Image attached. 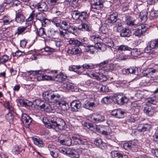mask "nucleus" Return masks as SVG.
I'll return each instance as SVG.
<instances>
[{
    "label": "nucleus",
    "instance_id": "1",
    "mask_svg": "<svg viewBox=\"0 0 158 158\" xmlns=\"http://www.w3.org/2000/svg\"><path fill=\"white\" fill-rule=\"evenodd\" d=\"M43 98L49 102L56 103L58 99L60 98V95L56 91L48 90L44 91L42 94Z\"/></svg>",
    "mask_w": 158,
    "mask_h": 158
},
{
    "label": "nucleus",
    "instance_id": "2",
    "mask_svg": "<svg viewBox=\"0 0 158 158\" xmlns=\"http://www.w3.org/2000/svg\"><path fill=\"white\" fill-rule=\"evenodd\" d=\"M50 126L51 128L57 127L61 130H65L66 127L65 121L63 119L56 116H53L51 118Z\"/></svg>",
    "mask_w": 158,
    "mask_h": 158
},
{
    "label": "nucleus",
    "instance_id": "3",
    "mask_svg": "<svg viewBox=\"0 0 158 158\" xmlns=\"http://www.w3.org/2000/svg\"><path fill=\"white\" fill-rule=\"evenodd\" d=\"M113 99L116 104L123 105L127 103L129 99L122 93H117L113 94Z\"/></svg>",
    "mask_w": 158,
    "mask_h": 158
},
{
    "label": "nucleus",
    "instance_id": "4",
    "mask_svg": "<svg viewBox=\"0 0 158 158\" xmlns=\"http://www.w3.org/2000/svg\"><path fill=\"white\" fill-rule=\"evenodd\" d=\"M88 119L91 122L98 123L105 121V117L100 114L97 113H94L89 115Z\"/></svg>",
    "mask_w": 158,
    "mask_h": 158
},
{
    "label": "nucleus",
    "instance_id": "5",
    "mask_svg": "<svg viewBox=\"0 0 158 158\" xmlns=\"http://www.w3.org/2000/svg\"><path fill=\"white\" fill-rule=\"evenodd\" d=\"M81 96H84V98L81 99L83 101V107L84 108L89 110H91L93 108L95 105L94 102H93L90 98H86L87 96L85 94H82L81 95Z\"/></svg>",
    "mask_w": 158,
    "mask_h": 158
},
{
    "label": "nucleus",
    "instance_id": "6",
    "mask_svg": "<svg viewBox=\"0 0 158 158\" xmlns=\"http://www.w3.org/2000/svg\"><path fill=\"white\" fill-rule=\"evenodd\" d=\"M69 44L71 45H75L77 46H85L84 45L87 44L88 43V41L87 38H84L80 41L77 39H70L68 41Z\"/></svg>",
    "mask_w": 158,
    "mask_h": 158
},
{
    "label": "nucleus",
    "instance_id": "7",
    "mask_svg": "<svg viewBox=\"0 0 158 158\" xmlns=\"http://www.w3.org/2000/svg\"><path fill=\"white\" fill-rule=\"evenodd\" d=\"M31 8L34 7L41 11L49 12V6H48L44 2H40L31 6Z\"/></svg>",
    "mask_w": 158,
    "mask_h": 158
},
{
    "label": "nucleus",
    "instance_id": "8",
    "mask_svg": "<svg viewBox=\"0 0 158 158\" xmlns=\"http://www.w3.org/2000/svg\"><path fill=\"white\" fill-rule=\"evenodd\" d=\"M148 30V28L146 26V24H142L135 28L133 34L136 36L140 37L143 35Z\"/></svg>",
    "mask_w": 158,
    "mask_h": 158
},
{
    "label": "nucleus",
    "instance_id": "9",
    "mask_svg": "<svg viewBox=\"0 0 158 158\" xmlns=\"http://www.w3.org/2000/svg\"><path fill=\"white\" fill-rule=\"evenodd\" d=\"M46 31V29L43 27L37 28L35 30L37 36L43 38L45 43L48 41Z\"/></svg>",
    "mask_w": 158,
    "mask_h": 158
},
{
    "label": "nucleus",
    "instance_id": "10",
    "mask_svg": "<svg viewBox=\"0 0 158 158\" xmlns=\"http://www.w3.org/2000/svg\"><path fill=\"white\" fill-rule=\"evenodd\" d=\"M21 121L26 128H28L32 121V118L27 114L23 113L21 115Z\"/></svg>",
    "mask_w": 158,
    "mask_h": 158
},
{
    "label": "nucleus",
    "instance_id": "11",
    "mask_svg": "<svg viewBox=\"0 0 158 158\" xmlns=\"http://www.w3.org/2000/svg\"><path fill=\"white\" fill-rule=\"evenodd\" d=\"M101 39L103 42L109 48H113L114 46L113 41L110 37L109 35H101Z\"/></svg>",
    "mask_w": 158,
    "mask_h": 158
},
{
    "label": "nucleus",
    "instance_id": "12",
    "mask_svg": "<svg viewBox=\"0 0 158 158\" xmlns=\"http://www.w3.org/2000/svg\"><path fill=\"white\" fill-rule=\"evenodd\" d=\"M78 29L82 31L90 32L92 31V25L89 22L82 23L78 26Z\"/></svg>",
    "mask_w": 158,
    "mask_h": 158
},
{
    "label": "nucleus",
    "instance_id": "13",
    "mask_svg": "<svg viewBox=\"0 0 158 158\" xmlns=\"http://www.w3.org/2000/svg\"><path fill=\"white\" fill-rule=\"evenodd\" d=\"M143 111L147 115L150 117L152 116L156 112L154 107L147 105L144 108Z\"/></svg>",
    "mask_w": 158,
    "mask_h": 158
},
{
    "label": "nucleus",
    "instance_id": "14",
    "mask_svg": "<svg viewBox=\"0 0 158 158\" xmlns=\"http://www.w3.org/2000/svg\"><path fill=\"white\" fill-rule=\"evenodd\" d=\"M157 70L154 69L148 68L143 70L142 72V75L143 76L148 77L154 78L156 76V73Z\"/></svg>",
    "mask_w": 158,
    "mask_h": 158
},
{
    "label": "nucleus",
    "instance_id": "15",
    "mask_svg": "<svg viewBox=\"0 0 158 158\" xmlns=\"http://www.w3.org/2000/svg\"><path fill=\"white\" fill-rule=\"evenodd\" d=\"M94 144L97 147L102 150L106 149L107 148V144L103 142L102 139L99 138H96L94 140Z\"/></svg>",
    "mask_w": 158,
    "mask_h": 158
},
{
    "label": "nucleus",
    "instance_id": "16",
    "mask_svg": "<svg viewBox=\"0 0 158 158\" xmlns=\"http://www.w3.org/2000/svg\"><path fill=\"white\" fill-rule=\"evenodd\" d=\"M101 130H102L101 134L103 135L106 136V139L108 140L110 139L108 136L112 133L111 128L109 125H102L101 126Z\"/></svg>",
    "mask_w": 158,
    "mask_h": 158
},
{
    "label": "nucleus",
    "instance_id": "17",
    "mask_svg": "<svg viewBox=\"0 0 158 158\" xmlns=\"http://www.w3.org/2000/svg\"><path fill=\"white\" fill-rule=\"evenodd\" d=\"M15 21L18 23H22L24 22L25 19V17L23 13L21 10L16 11Z\"/></svg>",
    "mask_w": 158,
    "mask_h": 158
},
{
    "label": "nucleus",
    "instance_id": "18",
    "mask_svg": "<svg viewBox=\"0 0 158 158\" xmlns=\"http://www.w3.org/2000/svg\"><path fill=\"white\" fill-rule=\"evenodd\" d=\"M125 112L120 109H114L113 110L111 115L115 118H122L124 116Z\"/></svg>",
    "mask_w": 158,
    "mask_h": 158
},
{
    "label": "nucleus",
    "instance_id": "19",
    "mask_svg": "<svg viewBox=\"0 0 158 158\" xmlns=\"http://www.w3.org/2000/svg\"><path fill=\"white\" fill-rule=\"evenodd\" d=\"M81 106V102L79 100H73L70 104L71 110L73 112L78 111Z\"/></svg>",
    "mask_w": 158,
    "mask_h": 158
},
{
    "label": "nucleus",
    "instance_id": "20",
    "mask_svg": "<svg viewBox=\"0 0 158 158\" xmlns=\"http://www.w3.org/2000/svg\"><path fill=\"white\" fill-rule=\"evenodd\" d=\"M110 155L112 158H128V156L122 152L118 151H113L111 152Z\"/></svg>",
    "mask_w": 158,
    "mask_h": 158
},
{
    "label": "nucleus",
    "instance_id": "21",
    "mask_svg": "<svg viewBox=\"0 0 158 158\" xmlns=\"http://www.w3.org/2000/svg\"><path fill=\"white\" fill-rule=\"evenodd\" d=\"M94 2L91 4V7L92 9L99 10L102 8L103 3L101 0H94Z\"/></svg>",
    "mask_w": 158,
    "mask_h": 158
},
{
    "label": "nucleus",
    "instance_id": "22",
    "mask_svg": "<svg viewBox=\"0 0 158 158\" xmlns=\"http://www.w3.org/2000/svg\"><path fill=\"white\" fill-rule=\"evenodd\" d=\"M151 126L148 123L139 124L137 127V130L140 132H143L149 131Z\"/></svg>",
    "mask_w": 158,
    "mask_h": 158
},
{
    "label": "nucleus",
    "instance_id": "23",
    "mask_svg": "<svg viewBox=\"0 0 158 158\" xmlns=\"http://www.w3.org/2000/svg\"><path fill=\"white\" fill-rule=\"evenodd\" d=\"M74 48H72L71 49H69L67 51V52L69 54L75 55L79 54L80 55L82 53L81 49L79 47L80 46H77L74 45Z\"/></svg>",
    "mask_w": 158,
    "mask_h": 158
},
{
    "label": "nucleus",
    "instance_id": "24",
    "mask_svg": "<svg viewBox=\"0 0 158 158\" xmlns=\"http://www.w3.org/2000/svg\"><path fill=\"white\" fill-rule=\"evenodd\" d=\"M63 7L62 6V4L56 5L54 6H49V12L51 13H55L60 10H63Z\"/></svg>",
    "mask_w": 158,
    "mask_h": 158
},
{
    "label": "nucleus",
    "instance_id": "25",
    "mask_svg": "<svg viewBox=\"0 0 158 158\" xmlns=\"http://www.w3.org/2000/svg\"><path fill=\"white\" fill-rule=\"evenodd\" d=\"M67 155L72 158H79V155L76 150L72 149L67 148Z\"/></svg>",
    "mask_w": 158,
    "mask_h": 158
},
{
    "label": "nucleus",
    "instance_id": "26",
    "mask_svg": "<svg viewBox=\"0 0 158 158\" xmlns=\"http://www.w3.org/2000/svg\"><path fill=\"white\" fill-rule=\"evenodd\" d=\"M27 33L28 32H27L24 26H20L17 28L14 33V35L18 36L19 35H23Z\"/></svg>",
    "mask_w": 158,
    "mask_h": 158
},
{
    "label": "nucleus",
    "instance_id": "27",
    "mask_svg": "<svg viewBox=\"0 0 158 158\" xmlns=\"http://www.w3.org/2000/svg\"><path fill=\"white\" fill-rule=\"evenodd\" d=\"M79 16V20L83 22L88 19L89 18V14L86 11H84L80 12Z\"/></svg>",
    "mask_w": 158,
    "mask_h": 158
},
{
    "label": "nucleus",
    "instance_id": "28",
    "mask_svg": "<svg viewBox=\"0 0 158 158\" xmlns=\"http://www.w3.org/2000/svg\"><path fill=\"white\" fill-rule=\"evenodd\" d=\"M68 77L67 74L64 73L60 72L59 74H57L55 77V79H57V81L61 82L65 81L67 79Z\"/></svg>",
    "mask_w": 158,
    "mask_h": 158
},
{
    "label": "nucleus",
    "instance_id": "29",
    "mask_svg": "<svg viewBox=\"0 0 158 158\" xmlns=\"http://www.w3.org/2000/svg\"><path fill=\"white\" fill-rule=\"evenodd\" d=\"M97 50V47L95 46L87 45L85 48V52L93 54Z\"/></svg>",
    "mask_w": 158,
    "mask_h": 158
},
{
    "label": "nucleus",
    "instance_id": "30",
    "mask_svg": "<svg viewBox=\"0 0 158 158\" xmlns=\"http://www.w3.org/2000/svg\"><path fill=\"white\" fill-rule=\"evenodd\" d=\"M69 70L79 74L82 73L80 65H71L69 67Z\"/></svg>",
    "mask_w": 158,
    "mask_h": 158
},
{
    "label": "nucleus",
    "instance_id": "31",
    "mask_svg": "<svg viewBox=\"0 0 158 158\" xmlns=\"http://www.w3.org/2000/svg\"><path fill=\"white\" fill-rule=\"evenodd\" d=\"M29 78L30 80L31 81H35L36 80L38 81H43V75H33V74H30V75Z\"/></svg>",
    "mask_w": 158,
    "mask_h": 158
},
{
    "label": "nucleus",
    "instance_id": "32",
    "mask_svg": "<svg viewBox=\"0 0 158 158\" xmlns=\"http://www.w3.org/2000/svg\"><path fill=\"white\" fill-rule=\"evenodd\" d=\"M59 99H58V102L56 103H58L59 106L60 107L61 110L63 111L67 110L69 108L68 104L64 101H59Z\"/></svg>",
    "mask_w": 158,
    "mask_h": 158
},
{
    "label": "nucleus",
    "instance_id": "33",
    "mask_svg": "<svg viewBox=\"0 0 158 158\" xmlns=\"http://www.w3.org/2000/svg\"><path fill=\"white\" fill-rule=\"evenodd\" d=\"M125 22L129 26H132L134 25V22L132 18L129 15L126 14L124 15Z\"/></svg>",
    "mask_w": 158,
    "mask_h": 158
},
{
    "label": "nucleus",
    "instance_id": "34",
    "mask_svg": "<svg viewBox=\"0 0 158 158\" xmlns=\"http://www.w3.org/2000/svg\"><path fill=\"white\" fill-rule=\"evenodd\" d=\"M51 22L57 27H60L61 29L63 28V27L61 25V21L60 18L56 17L51 20Z\"/></svg>",
    "mask_w": 158,
    "mask_h": 158
},
{
    "label": "nucleus",
    "instance_id": "35",
    "mask_svg": "<svg viewBox=\"0 0 158 158\" xmlns=\"http://www.w3.org/2000/svg\"><path fill=\"white\" fill-rule=\"evenodd\" d=\"M130 55H126L124 53H122L116 55V59L118 61L123 60L130 58Z\"/></svg>",
    "mask_w": 158,
    "mask_h": 158
},
{
    "label": "nucleus",
    "instance_id": "36",
    "mask_svg": "<svg viewBox=\"0 0 158 158\" xmlns=\"http://www.w3.org/2000/svg\"><path fill=\"white\" fill-rule=\"evenodd\" d=\"M136 70L134 67H130L127 69H124L123 70V74L127 75L129 74H135Z\"/></svg>",
    "mask_w": 158,
    "mask_h": 158
},
{
    "label": "nucleus",
    "instance_id": "37",
    "mask_svg": "<svg viewBox=\"0 0 158 158\" xmlns=\"http://www.w3.org/2000/svg\"><path fill=\"white\" fill-rule=\"evenodd\" d=\"M66 30L69 32L72 33L75 35H77L78 34V27L74 26H70Z\"/></svg>",
    "mask_w": 158,
    "mask_h": 158
},
{
    "label": "nucleus",
    "instance_id": "38",
    "mask_svg": "<svg viewBox=\"0 0 158 158\" xmlns=\"http://www.w3.org/2000/svg\"><path fill=\"white\" fill-rule=\"evenodd\" d=\"M157 99L156 96H154L152 97H149L146 99V105H149L150 104H156L157 102Z\"/></svg>",
    "mask_w": 158,
    "mask_h": 158
},
{
    "label": "nucleus",
    "instance_id": "39",
    "mask_svg": "<svg viewBox=\"0 0 158 158\" xmlns=\"http://www.w3.org/2000/svg\"><path fill=\"white\" fill-rule=\"evenodd\" d=\"M34 143L39 147H43L44 145L43 140L37 137L33 139Z\"/></svg>",
    "mask_w": 158,
    "mask_h": 158
},
{
    "label": "nucleus",
    "instance_id": "40",
    "mask_svg": "<svg viewBox=\"0 0 158 158\" xmlns=\"http://www.w3.org/2000/svg\"><path fill=\"white\" fill-rule=\"evenodd\" d=\"M120 35L122 37H128L131 35V32L129 29L124 28L121 30Z\"/></svg>",
    "mask_w": 158,
    "mask_h": 158
},
{
    "label": "nucleus",
    "instance_id": "41",
    "mask_svg": "<svg viewBox=\"0 0 158 158\" xmlns=\"http://www.w3.org/2000/svg\"><path fill=\"white\" fill-rule=\"evenodd\" d=\"M33 23V21H29L27 20H25V26H24V27L25 28L27 31V32L28 33H30L31 31V28L32 24Z\"/></svg>",
    "mask_w": 158,
    "mask_h": 158
},
{
    "label": "nucleus",
    "instance_id": "42",
    "mask_svg": "<svg viewBox=\"0 0 158 158\" xmlns=\"http://www.w3.org/2000/svg\"><path fill=\"white\" fill-rule=\"evenodd\" d=\"M129 142L131 146V147L132 148V151L133 152H137L138 150L137 148V140L134 139Z\"/></svg>",
    "mask_w": 158,
    "mask_h": 158
},
{
    "label": "nucleus",
    "instance_id": "43",
    "mask_svg": "<svg viewBox=\"0 0 158 158\" xmlns=\"http://www.w3.org/2000/svg\"><path fill=\"white\" fill-rule=\"evenodd\" d=\"M115 49L117 50L121 51L126 50H131V48L129 47L127 45H121L119 46H116L115 48Z\"/></svg>",
    "mask_w": 158,
    "mask_h": 158
},
{
    "label": "nucleus",
    "instance_id": "44",
    "mask_svg": "<svg viewBox=\"0 0 158 158\" xmlns=\"http://www.w3.org/2000/svg\"><path fill=\"white\" fill-rule=\"evenodd\" d=\"M90 40L93 41L95 44H98L100 43L101 39V36H100L98 35H95L91 36Z\"/></svg>",
    "mask_w": 158,
    "mask_h": 158
},
{
    "label": "nucleus",
    "instance_id": "45",
    "mask_svg": "<svg viewBox=\"0 0 158 158\" xmlns=\"http://www.w3.org/2000/svg\"><path fill=\"white\" fill-rule=\"evenodd\" d=\"M142 53V52L140 51V49L137 48L133 49L130 52V54L133 56L135 57H137Z\"/></svg>",
    "mask_w": 158,
    "mask_h": 158
},
{
    "label": "nucleus",
    "instance_id": "46",
    "mask_svg": "<svg viewBox=\"0 0 158 158\" xmlns=\"http://www.w3.org/2000/svg\"><path fill=\"white\" fill-rule=\"evenodd\" d=\"M6 118L10 124L13 123V121L14 116L12 113V112L9 111L6 115Z\"/></svg>",
    "mask_w": 158,
    "mask_h": 158
},
{
    "label": "nucleus",
    "instance_id": "47",
    "mask_svg": "<svg viewBox=\"0 0 158 158\" xmlns=\"http://www.w3.org/2000/svg\"><path fill=\"white\" fill-rule=\"evenodd\" d=\"M148 12L146 10H142L140 13L139 16L142 21L145 22L147 20Z\"/></svg>",
    "mask_w": 158,
    "mask_h": 158
},
{
    "label": "nucleus",
    "instance_id": "48",
    "mask_svg": "<svg viewBox=\"0 0 158 158\" xmlns=\"http://www.w3.org/2000/svg\"><path fill=\"white\" fill-rule=\"evenodd\" d=\"M60 143L62 145L70 146L72 144V140L69 137L65 139L60 140Z\"/></svg>",
    "mask_w": 158,
    "mask_h": 158
},
{
    "label": "nucleus",
    "instance_id": "49",
    "mask_svg": "<svg viewBox=\"0 0 158 158\" xmlns=\"http://www.w3.org/2000/svg\"><path fill=\"white\" fill-rule=\"evenodd\" d=\"M80 12L78 10H74L71 12V14L72 18L74 20H79Z\"/></svg>",
    "mask_w": 158,
    "mask_h": 158
},
{
    "label": "nucleus",
    "instance_id": "50",
    "mask_svg": "<svg viewBox=\"0 0 158 158\" xmlns=\"http://www.w3.org/2000/svg\"><path fill=\"white\" fill-rule=\"evenodd\" d=\"M9 57L6 54H4L0 57V64H2L7 62L9 60Z\"/></svg>",
    "mask_w": 158,
    "mask_h": 158
},
{
    "label": "nucleus",
    "instance_id": "51",
    "mask_svg": "<svg viewBox=\"0 0 158 158\" xmlns=\"http://www.w3.org/2000/svg\"><path fill=\"white\" fill-rule=\"evenodd\" d=\"M149 47L152 49L158 48V39L152 40L149 44Z\"/></svg>",
    "mask_w": 158,
    "mask_h": 158
},
{
    "label": "nucleus",
    "instance_id": "52",
    "mask_svg": "<svg viewBox=\"0 0 158 158\" xmlns=\"http://www.w3.org/2000/svg\"><path fill=\"white\" fill-rule=\"evenodd\" d=\"M43 109L45 112L47 113L50 112L52 110V109L50 105L48 102H45Z\"/></svg>",
    "mask_w": 158,
    "mask_h": 158
},
{
    "label": "nucleus",
    "instance_id": "53",
    "mask_svg": "<svg viewBox=\"0 0 158 158\" xmlns=\"http://www.w3.org/2000/svg\"><path fill=\"white\" fill-rule=\"evenodd\" d=\"M4 107L9 111L14 112V109L13 107L10 105V103L9 101H6L4 104Z\"/></svg>",
    "mask_w": 158,
    "mask_h": 158
},
{
    "label": "nucleus",
    "instance_id": "54",
    "mask_svg": "<svg viewBox=\"0 0 158 158\" xmlns=\"http://www.w3.org/2000/svg\"><path fill=\"white\" fill-rule=\"evenodd\" d=\"M134 115L132 114L127 116L126 118L127 123H134L136 121V118L134 117Z\"/></svg>",
    "mask_w": 158,
    "mask_h": 158
},
{
    "label": "nucleus",
    "instance_id": "55",
    "mask_svg": "<svg viewBox=\"0 0 158 158\" xmlns=\"http://www.w3.org/2000/svg\"><path fill=\"white\" fill-rule=\"evenodd\" d=\"M114 68V65L113 64L110 63L106 64L105 67H104V70L108 72L113 70Z\"/></svg>",
    "mask_w": 158,
    "mask_h": 158
},
{
    "label": "nucleus",
    "instance_id": "56",
    "mask_svg": "<svg viewBox=\"0 0 158 158\" xmlns=\"http://www.w3.org/2000/svg\"><path fill=\"white\" fill-rule=\"evenodd\" d=\"M158 17V10L152 11L150 14L149 18L150 19H156Z\"/></svg>",
    "mask_w": 158,
    "mask_h": 158
},
{
    "label": "nucleus",
    "instance_id": "57",
    "mask_svg": "<svg viewBox=\"0 0 158 158\" xmlns=\"http://www.w3.org/2000/svg\"><path fill=\"white\" fill-rule=\"evenodd\" d=\"M109 60H106L104 61L101 62L99 64H95L96 67H99L100 68H103L104 70V68L105 67L106 64L108 63Z\"/></svg>",
    "mask_w": 158,
    "mask_h": 158
},
{
    "label": "nucleus",
    "instance_id": "58",
    "mask_svg": "<svg viewBox=\"0 0 158 158\" xmlns=\"http://www.w3.org/2000/svg\"><path fill=\"white\" fill-rule=\"evenodd\" d=\"M56 31L52 29H49L48 30L47 33V38H53L55 35Z\"/></svg>",
    "mask_w": 158,
    "mask_h": 158
},
{
    "label": "nucleus",
    "instance_id": "59",
    "mask_svg": "<svg viewBox=\"0 0 158 158\" xmlns=\"http://www.w3.org/2000/svg\"><path fill=\"white\" fill-rule=\"evenodd\" d=\"M20 149L19 146H14L12 149V152L14 155H18L20 152Z\"/></svg>",
    "mask_w": 158,
    "mask_h": 158
},
{
    "label": "nucleus",
    "instance_id": "60",
    "mask_svg": "<svg viewBox=\"0 0 158 158\" xmlns=\"http://www.w3.org/2000/svg\"><path fill=\"white\" fill-rule=\"evenodd\" d=\"M100 32L102 34L101 35H109L108 32V29L106 26H102L100 29Z\"/></svg>",
    "mask_w": 158,
    "mask_h": 158
},
{
    "label": "nucleus",
    "instance_id": "61",
    "mask_svg": "<svg viewBox=\"0 0 158 158\" xmlns=\"http://www.w3.org/2000/svg\"><path fill=\"white\" fill-rule=\"evenodd\" d=\"M35 102L36 105L39 106L41 109H42L45 102L41 99H38L36 100Z\"/></svg>",
    "mask_w": 158,
    "mask_h": 158
},
{
    "label": "nucleus",
    "instance_id": "62",
    "mask_svg": "<svg viewBox=\"0 0 158 158\" xmlns=\"http://www.w3.org/2000/svg\"><path fill=\"white\" fill-rule=\"evenodd\" d=\"M97 49H98L102 51H104L106 50L107 46L104 43L101 44L100 42L97 44Z\"/></svg>",
    "mask_w": 158,
    "mask_h": 158
},
{
    "label": "nucleus",
    "instance_id": "63",
    "mask_svg": "<svg viewBox=\"0 0 158 158\" xmlns=\"http://www.w3.org/2000/svg\"><path fill=\"white\" fill-rule=\"evenodd\" d=\"M45 15L44 13H39L36 15V18L37 19L41 22L45 18Z\"/></svg>",
    "mask_w": 158,
    "mask_h": 158
},
{
    "label": "nucleus",
    "instance_id": "64",
    "mask_svg": "<svg viewBox=\"0 0 158 158\" xmlns=\"http://www.w3.org/2000/svg\"><path fill=\"white\" fill-rule=\"evenodd\" d=\"M58 150L55 149L50 151V154L53 158H57L58 156Z\"/></svg>",
    "mask_w": 158,
    "mask_h": 158
}]
</instances>
